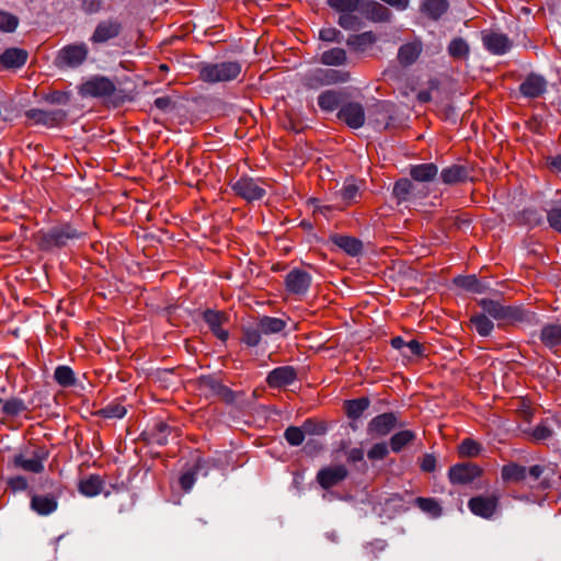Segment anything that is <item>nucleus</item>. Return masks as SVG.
<instances>
[{
    "label": "nucleus",
    "mask_w": 561,
    "mask_h": 561,
    "mask_svg": "<svg viewBox=\"0 0 561 561\" xmlns=\"http://www.w3.org/2000/svg\"><path fill=\"white\" fill-rule=\"evenodd\" d=\"M479 305L483 312L504 324L531 323L535 318V313L520 306L503 305L493 299H481Z\"/></svg>",
    "instance_id": "f257e3e1"
},
{
    "label": "nucleus",
    "mask_w": 561,
    "mask_h": 561,
    "mask_svg": "<svg viewBox=\"0 0 561 561\" xmlns=\"http://www.w3.org/2000/svg\"><path fill=\"white\" fill-rule=\"evenodd\" d=\"M242 66L238 61L202 62L198 65L199 78L207 83H219L236 80Z\"/></svg>",
    "instance_id": "f03ea898"
},
{
    "label": "nucleus",
    "mask_w": 561,
    "mask_h": 561,
    "mask_svg": "<svg viewBox=\"0 0 561 561\" xmlns=\"http://www.w3.org/2000/svg\"><path fill=\"white\" fill-rule=\"evenodd\" d=\"M268 186L265 180L247 175L239 178L231 184L234 194L249 203L262 199L266 195Z\"/></svg>",
    "instance_id": "7ed1b4c3"
},
{
    "label": "nucleus",
    "mask_w": 561,
    "mask_h": 561,
    "mask_svg": "<svg viewBox=\"0 0 561 561\" xmlns=\"http://www.w3.org/2000/svg\"><path fill=\"white\" fill-rule=\"evenodd\" d=\"M123 31V23L117 16H111L100 21L91 37L93 44H104L119 36Z\"/></svg>",
    "instance_id": "20e7f679"
},
{
    "label": "nucleus",
    "mask_w": 561,
    "mask_h": 561,
    "mask_svg": "<svg viewBox=\"0 0 561 561\" xmlns=\"http://www.w3.org/2000/svg\"><path fill=\"white\" fill-rule=\"evenodd\" d=\"M392 193L398 203H407L425 197L427 190L420 183H415L409 179H401L396 182Z\"/></svg>",
    "instance_id": "39448f33"
},
{
    "label": "nucleus",
    "mask_w": 561,
    "mask_h": 561,
    "mask_svg": "<svg viewBox=\"0 0 561 561\" xmlns=\"http://www.w3.org/2000/svg\"><path fill=\"white\" fill-rule=\"evenodd\" d=\"M500 495L492 493L489 495H477L468 501V507L472 514L482 518H491L499 507Z\"/></svg>",
    "instance_id": "423d86ee"
},
{
    "label": "nucleus",
    "mask_w": 561,
    "mask_h": 561,
    "mask_svg": "<svg viewBox=\"0 0 561 561\" xmlns=\"http://www.w3.org/2000/svg\"><path fill=\"white\" fill-rule=\"evenodd\" d=\"M198 383L199 389L206 397H218L226 402H232L234 400L233 391L213 376L201 377Z\"/></svg>",
    "instance_id": "0eeeda50"
},
{
    "label": "nucleus",
    "mask_w": 561,
    "mask_h": 561,
    "mask_svg": "<svg viewBox=\"0 0 561 561\" xmlns=\"http://www.w3.org/2000/svg\"><path fill=\"white\" fill-rule=\"evenodd\" d=\"M337 117L353 129H358L365 124V111L358 102H348L342 105Z\"/></svg>",
    "instance_id": "6e6552de"
},
{
    "label": "nucleus",
    "mask_w": 561,
    "mask_h": 561,
    "mask_svg": "<svg viewBox=\"0 0 561 561\" xmlns=\"http://www.w3.org/2000/svg\"><path fill=\"white\" fill-rule=\"evenodd\" d=\"M547 85L543 76L531 72L519 84V92L526 99H537L546 93Z\"/></svg>",
    "instance_id": "1a4fd4ad"
},
{
    "label": "nucleus",
    "mask_w": 561,
    "mask_h": 561,
    "mask_svg": "<svg viewBox=\"0 0 561 561\" xmlns=\"http://www.w3.org/2000/svg\"><path fill=\"white\" fill-rule=\"evenodd\" d=\"M115 91L114 83L105 77H94L81 87V93L87 96H111Z\"/></svg>",
    "instance_id": "9d476101"
},
{
    "label": "nucleus",
    "mask_w": 561,
    "mask_h": 561,
    "mask_svg": "<svg viewBox=\"0 0 561 561\" xmlns=\"http://www.w3.org/2000/svg\"><path fill=\"white\" fill-rule=\"evenodd\" d=\"M81 233L70 225H61L49 229L44 236L48 245L64 247L69 240L78 239Z\"/></svg>",
    "instance_id": "9b49d317"
},
{
    "label": "nucleus",
    "mask_w": 561,
    "mask_h": 561,
    "mask_svg": "<svg viewBox=\"0 0 561 561\" xmlns=\"http://www.w3.org/2000/svg\"><path fill=\"white\" fill-rule=\"evenodd\" d=\"M482 42L485 49L493 55H504L512 47L510 38L505 34L495 31L482 32Z\"/></svg>",
    "instance_id": "f8f14e48"
},
{
    "label": "nucleus",
    "mask_w": 561,
    "mask_h": 561,
    "mask_svg": "<svg viewBox=\"0 0 561 561\" xmlns=\"http://www.w3.org/2000/svg\"><path fill=\"white\" fill-rule=\"evenodd\" d=\"M25 116L37 125L53 127L61 123L66 118L67 113L64 110L45 111L41 108H32L25 113Z\"/></svg>",
    "instance_id": "ddd939ff"
},
{
    "label": "nucleus",
    "mask_w": 561,
    "mask_h": 561,
    "mask_svg": "<svg viewBox=\"0 0 561 561\" xmlns=\"http://www.w3.org/2000/svg\"><path fill=\"white\" fill-rule=\"evenodd\" d=\"M398 419L393 413H382L368 423L367 433L373 437H383L396 428Z\"/></svg>",
    "instance_id": "4468645a"
},
{
    "label": "nucleus",
    "mask_w": 561,
    "mask_h": 561,
    "mask_svg": "<svg viewBox=\"0 0 561 561\" xmlns=\"http://www.w3.org/2000/svg\"><path fill=\"white\" fill-rule=\"evenodd\" d=\"M347 469L343 465L322 468L317 474V481L323 489L337 485L347 477Z\"/></svg>",
    "instance_id": "2eb2a0df"
},
{
    "label": "nucleus",
    "mask_w": 561,
    "mask_h": 561,
    "mask_svg": "<svg viewBox=\"0 0 561 561\" xmlns=\"http://www.w3.org/2000/svg\"><path fill=\"white\" fill-rule=\"evenodd\" d=\"M88 56V47L85 44L69 45L64 47L58 55V60L61 65L68 67L80 66Z\"/></svg>",
    "instance_id": "dca6fc26"
},
{
    "label": "nucleus",
    "mask_w": 561,
    "mask_h": 561,
    "mask_svg": "<svg viewBox=\"0 0 561 561\" xmlns=\"http://www.w3.org/2000/svg\"><path fill=\"white\" fill-rule=\"evenodd\" d=\"M481 474V469L472 463H458L449 469V480L454 484H467Z\"/></svg>",
    "instance_id": "f3484780"
},
{
    "label": "nucleus",
    "mask_w": 561,
    "mask_h": 561,
    "mask_svg": "<svg viewBox=\"0 0 561 561\" xmlns=\"http://www.w3.org/2000/svg\"><path fill=\"white\" fill-rule=\"evenodd\" d=\"M311 285V276L306 271L295 268L286 276L287 290L294 295H305Z\"/></svg>",
    "instance_id": "a211bd4d"
},
{
    "label": "nucleus",
    "mask_w": 561,
    "mask_h": 561,
    "mask_svg": "<svg viewBox=\"0 0 561 561\" xmlns=\"http://www.w3.org/2000/svg\"><path fill=\"white\" fill-rule=\"evenodd\" d=\"M297 379L296 369L291 366H280L268 373L266 382L271 388H284Z\"/></svg>",
    "instance_id": "6ab92c4d"
},
{
    "label": "nucleus",
    "mask_w": 561,
    "mask_h": 561,
    "mask_svg": "<svg viewBox=\"0 0 561 561\" xmlns=\"http://www.w3.org/2000/svg\"><path fill=\"white\" fill-rule=\"evenodd\" d=\"M203 319L219 340L226 341L228 339V331L222 328V324L227 321L224 312L207 309L203 312Z\"/></svg>",
    "instance_id": "aec40b11"
},
{
    "label": "nucleus",
    "mask_w": 561,
    "mask_h": 561,
    "mask_svg": "<svg viewBox=\"0 0 561 561\" xmlns=\"http://www.w3.org/2000/svg\"><path fill=\"white\" fill-rule=\"evenodd\" d=\"M362 13L373 22H389L392 18L391 11L375 0H367L362 3Z\"/></svg>",
    "instance_id": "412c9836"
},
{
    "label": "nucleus",
    "mask_w": 561,
    "mask_h": 561,
    "mask_svg": "<svg viewBox=\"0 0 561 561\" xmlns=\"http://www.w3.org/2000/svg\"><path fill=\"white\" fill-rule=\"evenodd\" d=\"M422 50L423 44L419 38L402 45L398 50V60L400 65L404 67L411 66L417 60Z\"/></svg>",
    "instance_id": "4be33fe9"
},
{
    "label": "nucleus",
    "mask_w": 561,
    "mask_h": 561,
    "mask_svg": "<svg viewBox=\"0 0 561 561\" xmlns=\"http://www.w3.org/2000/svg\"><path fill=\"white\" fill-rule=\"evenodd\" d=\"M539 339L550 350L561 346V323L551 322L542 325Z\"/></svg>",
    "instance_id": "5701e85b"
},
{
    "label": "nucleus",
    "mask_w": 561,
    "mask_h": 561,
    "mask_svg": "<svg viewBox=\"0 0 561 561\" xmlns=\"http://www.w3.org/2000/svg\"><path fill=\"white\" fill-rule=\"evenodd\" d=\"M393 105L388 102H378L373 106L370 117L376 128H388L392 119Z\"/></svg>",
    "instance_id": "b1692460"
},
{
    "label": "nucleus",
    "mask_w": 561,
    "mask_h": 561,
    "mask_svg": "<svg viewBox=\"0 0 561 561\" xmlns=\"http://www.w3.org/2000/svg\"><path fill=\"white\" fill-rule=\"evenodd\" d=\"M440 178L445 184H458L469 179V171L463 165L453 164L442 170Z\"/></svg>",
    "instance_id": "393cba45"
},
{
    "label": "nucleus",
    "mask_w": 561,
    "mask_h": 561,
    "mask_svg": "<svg viewBox=\"0 0 561 561\" xmlns=\"http://www.w3.org/2000/svg\"><path fill=\"white\" fill-rule=\"evenodd\" d=\"M438 174V168L434 163H422L411 167L410 175L417 183L433 181Z\"/></svg>",
    "instance_id": "a878e982"
},
{
    "label": "nucleus",
    "mask_w": 561,
    "mask_h": 561,
    "mask_svg": "<svg viewBox=\"0 0 561 561\" xmlns=\"http://www.w3.org/2000/svg\"><path fill=\"white\" fill-rule=\"evenodd\" d=\"M343 101V93L337 90H325L318 96V105L324 112L335 111Z\"/></svg>",
    "instance_id": "bb28decb"
},
{
    "label": "nucleus",
    "mask_w": 561,
    "mask_h": 561,
    "mask_svg": "<svg viewBox=\"0 0 561 561\" xmlns=\"http://www.w3.org/2000/svg\"><path fill=\"white\" fill-rule=\"evenodd\" d=\"M46 455L39 456L35 455L31 459L24 458L22 454L15 455L13 457V465L18 468H21L25 471L33 472V473H39L44 470L43 461L45 460Z\"/></svg>",
    "instance_id": "cd10ccee"
},
{
    "label": "nucleus",
    "mask_w": 561,
    "mask_h": 561,
    "mask_svg": "<svg viewBox=\"0 0 561 561\" xmlns=\"http://www.w3.org/2000/svg\"><path fill=\"white\" fill-rule=\"evenodd\" d=\"M104 481L98 474H90L79 482V492L88 497L96 496L103 492Z\"/></svg>",
    "instance_id": "c85d7f7f"
},
{
    "label": "nucleus",
    "mask_w": 561,
    "mask_h": 561,
    "mask_svg": "<svg viewBox=\"0 0 561 561\" xmlns=\"http://www.w3.org/2000/svg\"><path fill=\"white\" fill-rule=\"evenodd\" d=\"M31 507L39 515H49L57 510V501L53 495H33Z\"/></svg>",
    "instance_id": "c756f323"
},
{
    "label": "nucleus",
    "mask_w": 561,
    "mask_h": 561,
    "mask_svg": "<svg viewBox=\"0 0 561 561\" xmlns=\"http://www.w3.org/2000/svg\"><path fill=\"white\" fill-rule=\"evenodd\" d=\"M332 241L352 256L358 255L363 250L362 241L354 237L335 234L332 237Z\"/></svg>",
    "instance_id": "7c9ffc66"
},
{
    "label": "nucleus",
    "mask_w": 561,
    "mask_h": 561,
    "mask_svg": "<svg viewBox=\"0 0 561 561\" xmlns=\"http://www.w3.org/2000/svg\"><path fill=\"white\" fill-rule=\"evenodd\" d=\"M447 0H422L421 11L432 20H438L448 10Z\"/></svg>",
    "instance_id": "2f4dec72"
},
{
    "label": "nucleus",
    "mask_w": 561,
    "mask_h": 561,
    "mask_svg": "<svg viewBox=\"0 0 561 561\" xmlns=\"http://www.w3.org/2000/svg\"><path fill=\"white\" fill-rule=\"evenodd\" d=\"M501 476L505 482H522L527 478V468L515 462L503 466Z\"/></svg>",
    "instance_id": "473e14b6"
},
{
    "label": "nucleus",
    "mask_w": 561,
    "mask_h": 561,
    "mask_svg": "<svg viewBox=\"0 0 561 561\" xmlns=\"http://www.w3.org/2000/svg\"><path fill=\"white\" fill-rule=\"evenodd\" d=\"M27 54L23 49L9 48L0 57V61L5 67H21L25 64Z\"/></svg>",
    "instance_id": "72a5a7b5"
},
{
    "label": "nucleus",
    "mask_w": 561,
    "mask_h": 561,
    "mask_svg": "<svg viewBox=\"0 0 561 561\" xmlns=\"http://www.w3.org/2000/svg\"><path fill=\"white\" fill-rule=\"evenodd\" d=\"M370 400L366 397H362L354 400L345 401L346 414L352 420L359 419L363 413L369 408Z\"/></svg>",
    "instance_id": "f704fd0d"
},
{
    "label": "nucleus",
    "mask_w": 561,
    "mask_h": 561,
    "mask_svg": "<svg viewBox=\"0 0 561 561\" xmlns=\"http://www.w3.org/2000/svg\"><path fill=\"white\" fill-rule=\"evenodd\" d=\"M346 61V51L339 47L325 50L321 55V62L327 66H342L345 65Z\"/></svg>",
    "instance_id": "c9c22d12"
},
{
    "label": "nucleus",
    "mask_w": 561,
    "mask_h": 561,
    "mask_svg": "<svg viewBox=\"0 0 561 561\" xmlns=\"http://www.w3.org/2000/svg\"><path fill=\"white\" fill-rule=\"evenodd\" d=\"M455 284L466 290L482 294L486 289V286L480 282L476 275L458 276L455 278Z\"/></svg>",
    "instance_id": "e433bc0d"
},
{
    "label": "nucleus",
    "mask_w": 561,
    "mask_h": 561,
    "mask_svg": "<svg viewBox=\"0 0 561 561\" xmlns=\"http://www.w3.org/2000/svg\"><path fill=\"white\" fill-rule=\"evenodd\" d=\"M257 324L263 334H276L282 332L286 327L284 320L273 317H263Z\"/></svg>",
    "instance_id": "4c0bfd02"
},
{
    "label": "nucleus",
    "mask_w": 561,
    "mask_h": 561,
    "mask_svg": "<svg viewBox=\"0 0 561 561\" xmlns=\"http://www.w3.org/2000/svg\"><path fill=\"white\" fill-rule=\"evenodd\" d=\"M415 438V433L404 430L396 433L390 438V447L393 453H400L407 445Z\"/></svg>",
    "instance_id": "58836bf2"
},
{
    "label": "nucleus",
    "mask_w": 561,
    "mask_h": 561,
    "mask_svg": "<svg viewBox=\"0 0 561 561\" xmlns=\"http://www.w3.org/2000/svg\"><path fill=\"white\" fill-rule=\"evenodd\" d=\"M470 322L481 336H489L494 328L493 322L485 316V312L473 314Z\"/></svg>",
    "instance_id": "ea45409f"
},
{
    "label": "nucleus",
    "mask_w": 561,
    "mask_h": 561,
    "mask_svg": "<svg viewBox=\"0 0 561 561\" xmlns=\"http://www.w3.org/2000/svg\"><path fill=\"white\" fill-rule=\"evenodd\" d=\"M415 504L422 512L428 514L433 518L439 517L442 515V506L435 499L416 497Z\"/></svg>",
    "instance_id": "a19ab883"
},
{
    "label": "nucleus",
    "mask_w": 561,
    "mask_h": 561,
    "mask_svg": "<svg viewBox=\"0 0 561 561\" xmlns=\"http://www.w3.org/2000/svg\"><path fill=\"white\" fill-rule=\"evenodd\" d=\"M55 380L62 387H71L76 382L73 370L69 366H58L54 373Z\"/></svg>",
    "instance_id": "79ce46f5"
},
{
    "label": "nucleus",
    "mask_w": 561,
    "mask_h": 561,
    "mask_svg": "<svg viewBox=\"0 0 561 561\" xmlns=\"http://www.w3.org/2000/svg\"><path fill=\"white\" fill-rule=\"evenodd\" d=\"M447 50L453 58L462 59L469 55V45L463 38L456 37L449 43Z\"/></svg>",
    "instance_id": "37998d69"
},
{
    "label": "nucleus",
    "mask_w": 561,
    "mask_h": 561,
    "mask_svg": "<svg viewBox=\"0 0 561 561\" xmlns=\"http://www.w3.org/2000/svg\"><path fill=\"white\" fill-rule=\"evenodd\" d=\"M324 68H317L313 70H310L305 77H304V84L305 87L309 89H318L322 85H327L324 82Z\"/></svg>",
    "instance_id": "c03bdc74"
},
{
    "label": "nucleus",
    "mask_w": 561,
    "mask_h": 561,
    "mask_svg": "<svg viewBox=\"0 0 561 561\" xmlns=\"http://www.w3.org/2000/svg\"><path fill=\"white\" fill-rule=\"evenodd\" d=\"M363 2V0H328L329 5L341 13L354 12L358 8L362 9Z\"/></svg>",
    "instance_id": "a18cd8bd"
},
{
    "label": "nucleus",
    "mask_w": 561,
    "mask_h": 561,
    "mask_svg": "<svg viewBox=\"0 0 561 561\" xmlns=\"http://www.w3.org/2000/svg\"><path fill=\"white\" fill-rule=\"evenodd\" d=\"M458 450L462 457H476L480 454L482 447L478 442L466 438L460 443Z\"/></svg>",
    "instance_id": "49530a36"
},
{
    "label": "nucleus",
    "mask_w": 561,
    "mask_h": 561,
    "mask_svg": "<svg viewBox=\"0 0 561 561\" xmlns=\"http://www.w3.org/2000/svg\"><path fill=\"white\" fill-rule=\"evenodd\" d=\"M324 82L327 85L335 83H345L350 80L351 76L347 71L336 69H324Z\"/></svg>",
    "instance_id": "de8ad7c7"
},
{
    "label": "nucleus",
    "mask_w": 561,
    "mask_h": 561,
    "mask_svg": "<svg viewBox=\"0 0 561 561\" xmlns=\"http://www.w3.org/2000/svg\"><path fill=\"white\" fill-rule=\"evenodd\" d=\"M201 469L202 462L198 460L193 469L187 470L180 477V484L185 492H188L193 488L195 483V477Z\"/></svg>",
    "instance_id": "09e8293b"
},
{
    "label": "nucleus",
    "mask_w": 561,
    "mask_h": 561,
    "mask_svg": "<svg viewBox=\"0 0 561 561\" xmlns=\"http://www.w3.org/2000/svg\"><path fill=\"white\" fill-rule=\"evenodd\" d=\"M24 410H26L24 401L18 398H12L2 405V412L10 416H15Z\"/></svg>",
    "instance_id": "8fccbe9b"
},
{
    "label": "nucleus",
    "mask_w": 561,
    "mask_h": 561,
    "mask_svg": "<svg viewBox=\"0 0 561 561\" xmlns=\"http://www.w3.org/2000/svg\"><path fill=\"white\" fill-rule=\"evenodd\" d=\"M18 25H19L18 16H15L9 12H5V11H0V30L2 32H8V33L13 32V31H15Z\"/></svg>",
    "instance_id": "3c124183"
},
{
    "label": "nucleus",
    "mask_w": 561,
    "mask_h": 561,
    "mask_svg": "<svg viewBox=\"0 0 561 561\" xmlns=\"http://www.w3.org/2000/svg\"><path fill=\"white\" fill-rule=\"evenodd\" d=\"M375 42V36L371 32H364L358 35L351 36L347 39V45L354 46L356 48H362L367 45H370Z\"/></svg>",
    "instance_id": "603ef678"
},
{
    "label": "nucleus",
    "mask_w": 561,
    "mask_h": 561,
    "mask_svg": "<svg viewBox=\"0 0 561 561\" xmlns=\"http://www.w3.org/2000/svg\"><path fill=\"white\" fill-rule=\"evenodd\" d=\"M126 412V408L121 403H110L100 411L106 419H122Z\"/></svg>",
    "instance_id": "864d4df0"
},
{
    "label": "nucleus",
    "mask_w": 561,
    "mask_h": 561,
    "mask_svg": "<svg viewBox=\"0 0 561 561\" xmlns=\"http://www.w3.org/2000/svg\"><path fill=\"white\" fill-rule=\"evenodd\" d=\"M285 438L291 446H299L305 439V434L301 427L289 426L285 431Z\"/></svg>",
    "instance_id": "5fc2aeb1"
},
{
    "label": "nucleus",
    "mask_w": 561,
    "mask_h": 561,
    "mask_svg": "<svg viewBox=\"0 0 561 561\" xmlns=\"http://www.w3.org/2000/svg\"><path fill=\"white\" fill-rule=\"evenodd\" d=\"M261 334H263V333L260 330L259 325L256 328H253V327L245 328L243 331L242 341L248 346H251V347L256 346L261 342Z\"/></svg>",
    "instance_id": "6e6d98bb"
},
{
    "label": "nucleus",
    "mask_w": 561,
    "mask_h": 561,
    "mask_svg": "<svg viewBox=\"0 0 561 561\" xmlns=\"http://www.w3.org/2000/svg\"><path fill=\"white\" fill-rule=\"evenodd\" d=\"M359 194V187L355 183H345L340 191L341 198L345 204L355 202Z\"/></svg>",
    "instance_id": "4d7b16f0"
},
{
    "label": "nucleus",
    "mask_w": 561,
    "mask_h": 561,
    "mask_svg": "<svg viewBox=\"0 0 561 561\" xmlns=\"http://www.w3.org/2000/svg\"><path fill=\"white\" fill-rule=\"evenodd\" d=\"M359 20L353 12L341 13L339 18V25L345 30H356Z\"/></svg>",
    "instance_id": "13d9d810"
},
{
    "label": "nucleus",
    "mask_w": 561,
    "mask_h": 561,
    "mask_svg": "<svg viewBox=\"0 0 561 561\" xmlns=\"http://www.w3.org/2000/svg\"><path fill=\"white\" fill-rule=\"evenodd\" d=\"M547 220L552 229L561 233V208L547 209Z\"/></svg>",
    "instance_id": "bf43d9fd"
},
{
    "label": "nucleus",
    "mask_w": 561,
    "mask_h": 561,
    "mask_svg": "<svg viewBox=\"0 0 561 561\" xmlns=\"http://www.w3.org/2000/svg\"><path fill=\"white\" fill-rule=\"evenodd\" d=\"M552 436V430L545 424L537 425L531 432V438L536 442L547 440Z\"/></svg>",
    "instance_id": "052dcab7"
},
{
    "label": "nucleus",
    "mask_w": 561,
    "mask_h": 561,
    "mask_svg": "<svg viewBox=\"0 0 561 561\" xmlns=\"http://www.w3.org/2000/svg\"><path fill=\"white\" fill-rule=\"evenodd\" d=\"M388 455V447L385 443H377L368 450V458L373 460L383 459Z\"/></svg>",
    "instance_id": "680f3d73"
},
{
    "label": "nucleus",
    "mask_w": 561,
    "mask_h": 561,
    "mask_svg": "<svg viewBox=\"0 0 561 561\" xmlns=\"http://www.w3.org/2000/svg\"><path fill=\"white\" fill-rule=\"evenodd\" d=\"M319 36L324 42H341L342 33L334 28L328 27L320 31Z\"/></svg>",
    "instance_id": "e2e57ef3"
},
{
    "label": "nucleus",
    "mask_w": 561,
    "mask_h": 561,
    "mask_svg": "<svg viewBox=\"0 0 561 561\" xmlns=\"http://www.w3.org/2000/svg\"><path fill=\"white\" fill-rule=\"evenodd\" d=\"M523 220L529 226H537L542 221V216L535 209H526L523 213Z\"/></svg>",
    "instance_id": "0e129e2a"
},
{
    "label": "nucleus",
    "mask_w": 561,
    "mask_h": 561,
    "mask_svg": "<svg viewBox=\"0 0 561 561\" xmlns=\"http://www.w3.org/2000/svg\"><path fill=\"white\" fill-rule=\"evenodd\" d=\"M301 428L304 431V434L308 433V434L321 435L325 432V428L322 424H317L311 420L305 421Z\"/></svg>",
    "instance_id": "69168bd1"
},
{
    "label": "nucleus",
    "mask_w": 561,
    "mask_h": 561,
    "mask_svg": "<svg viewBox=\"0 0 561 561\" xmlns=\"http://www.w3.org/2000/svg\"><path fill=\"white\" fill-rule=\"evenodd\" d=\"M405 348L408 352H404V355L422 356L424 354V346L416 340H411L410 342H407Z\"/></svg>",
    "instance_id": "338daca9"
},
{
    "label": "nucleus",
    "mask_w": 561,
    "mask_h": 561,
    "mask_svg": "<svg viewBox=\"0 0 561 561\" xmlns=\"http://www.w3.org/2000/svg\"><path fill=\"white\" fill-rule=\"evenodd\" d=\"M9 485L14 491H24L27 489V481L24 477L18 476L9 480Z\"/></svg>",
    "instance_id": "774afa93"
}]
</instances>
